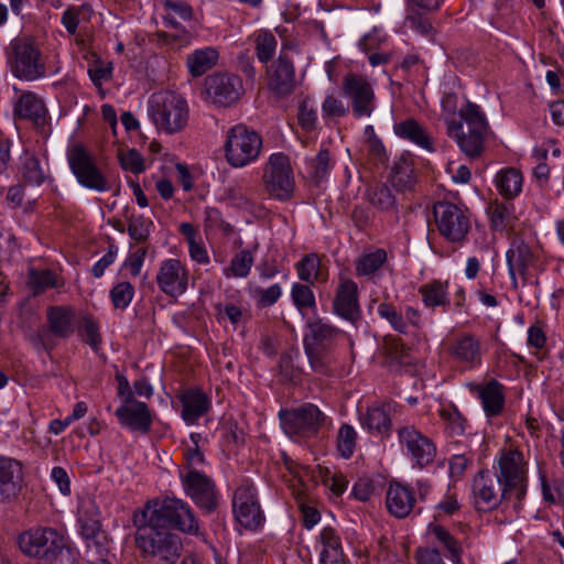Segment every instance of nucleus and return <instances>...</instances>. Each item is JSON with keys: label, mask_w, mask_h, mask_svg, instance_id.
<instances>
[{"label": "nucleus", "mask_w": 564, "mask_h": 564, "mask_svg": "<svg viewBox=\"0 0 564 564\" xmlns=\"http://www.w3.org/2000/svg\"><path fill=\"white\" fill-rule=\"evenodd\" d=\"M232 511L237 522L248 530H257L263 522V514L256 496V489L243 481L235 491Z\"/></svg>", "instance_id": "15"}, {"label": "nucleus", "mask_w": 564, "mask_h": 564, "mask_svg": "<svg viewBox=\"0 0 564 564\" xmlns=\"http://www.w3.org/2000/svg\"><path fill=\"white\" fill-rule=\"evenodd\" d=\"M393 131L398 137L405 139L429 152L434 151L430 135L420 126V123L412 118L395 122Z\"/></svg>", "instance_id": "36"}, {"label": "nucleus", "mask_w": 564, "mask_h": 564, "mask_svg": "<svg viewBox=\"0 0 564 564\" xmlns=\"http://www.w3.org/2000/svg\"><path fill=\"white\" fill-rule=\"evenodd\" d=\"M152 226L153 224L150 219H145L143 217H135L129 224V236L137 243L144 242L150 235Z\"/></svg>", "instance_id": "61"}, {"label": "nucleus", "mask_w": 564, "mask_h": 564, "mask_svg": "<svg viewBox=\"0 0 564 564\" xmlns=\"http://www.w3.org/2000/svg\"><path fill=\"white\" fill-rule=\"evenodd\" d=\"M47 322L54 334L67 337L74 332L75 314L69 307L53 306L47 311Z\"/></svg>", "instance_id": "39"}, {"label": "nucleus", "mask_w": 564, "mask_h": 564, "mask_svg": "<svg viewBox=\"0 0 564 564\" xmlns=\"http://www.w3.org/2000/svg\"><path fill=\"white\" fill-rule=\"evenodd\" d=\"M377 314L400 334H408L410 327L421 329L424 326L421 311L410 305L397 307L392 303L381 302L377 306Z\"/></svg>", "instance_id": "20"}, {"label": "nucleus", "mask_w": 564, "mask_h": 564, "mask_svg": "<svg viewBox=\"0 0 564 564\" xmlns=\"http://www.w3.org/2000/svg\"><path fill=\"white\" fill-rule=\"evenodd\" d=\"M115 414L121 426L131 432L147 434L151 429L152 413L149 406L134 398L124 400L122 404L116 409Z\"/></svg>", "instance_id": "21"}, {"label": "nucleus", "mask_w": 564, "mask_h": 564, "mask_svg": "<svg viewBox=\"0 0 564 564\" xmlns=\"http://www.w3.org/2000/svg\"><path fill=\"white\" fill-rule=\"evenodd\" d=\"M155 282L159 290L166 296L180 297L188 289L189 271L180 259H164L159 264Z\"/></svg>", "instance_id": "14"}, {"label": "nucleus", "mask_w": 564, "mask_h": 564, "mask_svg": "<svg viewBox=\"0 0 564 564\" xmlns=\"http://www.w3.org/2000/svg\"><path fill=\"white\" fill-rule=\"evenodd\" d=\"M343 91L351 100L355 117L371 116L375 109V93L371 85L364 77L347 74L343 80Z\"/></svg>", "instance_id": "18"}, {"label": "nucleus", "mask_w": 564, "mask_h": 564, "mask_svg": "<svg viewBox=\"0 0 564 564\" xmlns=\"http://www.w3.org/2000/svg\"><path fill=\"white\" fill-rule=\"evenodd\" d=\"M495 184L501 196L511 199L521 193L523 176L514 167L502 169L496 174Z\"/></svg>", "instance_id": "38"}, {"label": "nucleus", "mask_w": 564, "mask_h": 564, "mask_svg": "<svg viewBox=\"0 0 564 564\" xmlns=\"http://www.w3.org/2000/svg\"><path fill=\"white\" fill-rule=\"evenodd\" d=\"M268 85L278 96L289 95L295 87L293 62L282 48L280 56L268 69Z\"/></svg>", "instance_id": "26"}, {"label": "nucleus", "mask_w": 564, "mask_h": 564, "mask_svg": "<svg viewBox=\"0 0 564 564\" xmlns=\"http://www.w3.org/2000/svg\"><path fill=\"white\" fill-rule=\"evenodd\" d=\"M21 551L42 561V564L52 557L65 545L64 535L53 528H34L19 538Z\"/></svg>", "instance_id": "11"}, {"label": "nucleus", "mask_w": 564, "mask_h": 564, "mask_svg": "<svg viewBox=\"0 0 564 564\" xmlns=\"http://www.w3.org/2000/svg\"><path fill=\"white\" fill-rule=\"evenodd\" d=\"M184 490L197 507L206 512L217 506V496L213 481L198 470L181 471Z\"/></svg>", "instance_id": "19"}, {"label": "nucleus", "mask_w": 564, "mask_h": 564, "mask_svg": "<svg viewBox=\"0 0 564 564\" xmlns=\"http://www.w3.org/2000/svg\"><path fill=\"white\" fill-rule=\"evenodd\" d=\"M425 538L432 547H437L453 564L462 563L463 545L460 541L437 520L427 524Z\"/></svg>", "instance_id": "25"}, {"label": "nucleus", "mask_w": 564, "mask_h": 564, "mask_svg": "<svg viewBox=\"0 0 564 564\" xmlns=\"http://www.w3.org/2000/svg\"><path fill=\"white\" fill-rule=\"evenodd\" d=\"M512 209L506 204H495L490 207V220L496 230H503L511 221Z\"/></svg>", "instance_id": "60"}, {"label": "nucleus", "mask_w": 564, "mask_h": 564, "mask_svg": "<svg viewBox=\"0 0 564 564\" xmlns=\"http://www.w3.org/2000/svg\"><path fill=\"white\" fill-rule=\"evenodd\" d=\"M440 235L449 242L462 243L470 229L467 209L449 202H438L433 209Z\"/></svg>", "instance_id": "10"}, {"label": "nucleus", "mask_w": 564, "mask_h": 564, "mask_svg": "<svg viewBox=\"0 0 564 564\" xmlns=\"http://www.w3.org/2000/svg\"><path fill=\"white\" fill-rule=\"evenodd\" d=\"M226 197L232 204L240 208L249 209L252 206L251 191H248L239 184L230 185L226 189Z\"/></svg>", "instance_id": "62"}, {"label": "nucleus", "mask_w": 564, "mask_h": 564, "mask_svg": "<svg viewBox=\"0 0 564 564\" xmlns=\"http://www.w3.org/2000/svg\"><path fill=\"white\" fill-rule=\"evenodd\" d=\"M513 495L489 471H479L473 480V499L477 510L495 509L502 499L509 500Z\"/></svg>", "instance_id": "16"}, {"label": "nucleus", "mask_w": 564, "mask_h": 564, "mask_svg": "<svg viewBox=\"0 0 564 564\" xmlns=\"http://www.w3.org/2000/svg\"><path fill=\"white\" fill-rule=\"evenodd\" d=\"M20 172L24 181L34 186L42 185L47 176V170L35 155H25L22 159Z\"/></svg>", "instance_id": "43"}, {"label": "nucleus", "mask_w": 564, "mask_h": 564, "mask_svg": "<svg viewBox=\"0 0 564 564\" xmlns=\"http://www.w3.org/2000/svg\"><path fill=\"white\" fill-rule=\"evenodd\" d=\"M400 448L414 465L420 468L433 463L436 456V446L431 438L411 425L398 429Z\"/></svg>", "instance_id": "13"}, {"label": "nucleus", "mask_w": 564, "mask_h": 564, "mask_svg": "<svg viewBox=\"0 0 564 564\" xmlns=\"http://www.w3.org/2000/svg\"><path fill=\"white\" fill-rule=\"evenodd\" d=\"M164 9L166 14L164 17V22L167 26L178 28V22L176 21L180 18L183 21H188L193 17L192 7L178 0H166L164 2Z\"/></svg>", "instance_id": "49"}, {"label": "nucleus", "mask_w": 564, "mask_h": 564, "mask_svg": "<svg viewBox=\"0 0 564 564\" xmlns=\"http://www.w3.org/2000/svg\"><path fill=\"white\" fill-rule=\"evenodd\" d=\"M334 312L340 317L354 322L359 317L358 285L349 278H340L334 299Z\"/></svg>", "instance_id": "27"}, {"label": "nucleus", "mask_w": 564, "mask_h": 564, "mask_svg": "<svg viewBox=\"0 0 564 564\" xmlns=\"http://www.w3.org/2000/svg\"><path fill=\"white\" fill-rule=\"evenodd\" d=\"M415 503V498L409 487L398 482L391 484L387 491L386 505L389 512L397 518H405L410 514Z\"/></svg>", "instance_id": "33"}, {"label": "nucleus", "mask_w": 564, "mask_h": 564, "mask_svg": "<svg viewBox=\"0 0 564 564\" xmlns=\"http://www.w3.org/2000/svg\"><path fill=\"white\" fill-rule=\"evenodd\" d=\"M448 354L457 364L467 369H474L482 361L481 340L469 333L459 334L451 343Z\"/></svg>", "instance_id": "23"}, {"label": "nucleus", "mask_w": 564, "mask_h": 564, "mask_svg": "<svg viewBox=\"0 0 564 564\" xmlns=\"http://www.w3.org/2000/svg\"><path fill=\"white\" fill-rule=\"evenodd\" d=\"M295 270L301 281L313 285L321 275V259L316 253H308L295 264Z\"/></svg>", "instance_id": "45"}, {"label": "nucleus", "mask_w": 564, "mask_h": 564, "mask_svg": "<svg viewBox=\"0 0 564 564\" xmlns=\"http://www.w3.org/2000/svg\"><path fill=\"white\" fill-rule=\"evenodd\" d=\"M218 57L216 48L206 46L189 53L186 56V66L193 77H199L217 64Z\"/></svg>", "instance_id": "37"}, {"label": "nucleus", "mask_w": 564, "mask_h": 564, "mask_svg": "<svg viewBox=\"0 0 564 564\" xmlns=\"http://www.w3.org/2000/svg\"><path fill=\"white\" fill-rule=\"evenodd\" d=\"M506 259L511 284L517 289L518 276L527 280L529 270L534 263V256L527 243L518 242L507 251Z\"/></svg>", "instance_id": "29"}, {"label": "nucleus", "mask_w": 564, "mask_h": 564, "mask_svg": "<svg viewBox=\"0 0 564 564\" xmlns=\"http://www.w3.org/2000/svg\"><path fill=\"white\" fill-rule=\"evenodd\" d=\"M144 508L153 511L163 525H171L189 535H200L199 521L191 506L176 497L149 501Z\"/></svg>", "instance_id": "6"}, {"label": "nucleus", "mask_w": 564, "mask_h": 564, "mask_svg": "<svg viewBox=\"0 0 564 564\" xmlns=\"http://www.w3.org/2000/svg\"><path fill=\"white\" fill-rule=\"evenodd\" d=\"M310 285L294 282L291 286V300L301 314L316 307L315 295Z\"/></svg>", "instance_id": "47"}, {"label": "nucleus", "mask_w": 564, "mask_h": 564, "mask_svg": "<svg viewBox=\"0 0 564 564\" xmlns=\"http://www.w3.org/2000/svg\"><path fill=\"white\" fill-rule=\"evenodd\" d=\"M316 551L318 552L319 564H347V556L344 553L341 538L337 530L325 527L321 530Z\"/></svg>", "instance_id": "28"}, {"label": "nucleus", "mask_w": 564, "mask_h": 564, "mask_svg": "<svg viewBox=\"0 0 564 564\" xmlns=\"http://www.w3.org/2000/svg\"><path fill=\"white\" fill-rule=\"evenodd\" d=\"M253 263H254L253 253L250 250H240L232 257L229 265L225 267L223 269V274L227 279L247 278L251 271Z\"/></svg>", "instance_id": "40"}, {"label": "nucleus", "mask_w": 564, "mask_h": 564, "mask_svg": "<svg viewBox=\"0 0 564 564\" xmlns=\"http://www.w3.org/2000/svg\"><path fill=\"white\" fill-rule=\"evenodd\" d=\"M448 281L433 280L417 290L422 297V303L426 308L443 307L446 308L449 303Z\"/></svg>", "instance_id": "35"}, {"label": "nucleus", "mask_w": 564, "mask_h": 564, "mask_svg": "<svg viewBox=\"0 0 564 564\" xmlns=\"http://www.w3.org/2000/svg\"><path fill=\"white\" fill-rule=\"evenodd\" d=\"M387 261V252L376 249L361 254L355 264L358 276H367L376 273Z\"/></svg>", "instance_id": "41"}, {"label": "nucleus", "mask_w": 564, "mask_h": 564, "mask_svg": "<svg viewBox=\"0 0 564 564\" xmlns=\"http://www.w3.org/2000/svg\"><path fill=\"white\" fill-rule=\"evenodd\" d=\"M390 182L398 191H406L414 185V170L406 159H400L394 163Z\"/></svg>", "instance_id": "44"}, {"label": "nucleus", "mask_w": 564, "mask_h": 564, "mask_svg": "<svg viewBox=\"0 0 564 564\" xmlns=\"http://www.w3.org/2000/svg\"><path fill=\"white\" fill-rule=\"evenodd\" d=\"M118 159L124 171L138 175L147 170L143 155L135 149L120 150L118 152Z\"/></svg>", "instance_id": "53"}, {"label": "nucleus", "mask_w": 564, "mask_h": 564, "mask_svg": "<svg viewBox=\"0 0 564 564\" xmlns=\"http://www.w3.org/2000/svg\"><path fill=\"white\" fill-rule=\"evenodd\" d=\"M11 72L21 80L34 82L61 72V65L51 64L48 57L44 59L40 48L29 37L15 40L11 43Z\"/></svg>", "instance_id": "4"}, {"label": "nucleus", "mask_w": 564, "mask_h": 564, "mask_svg": "<svg viewBox=\"0 0 564 564\" xmlns=\"http://www.w3.org/2000/svg\"><path fill=\"white\" fill-rule=\"evenodd\" d=\"M29 283L35 293L61 286L58 276L51 270H31Z\"/></svg>", "instance_id": "50"}, {"label": "nucleus", "mask_w": 564, "mask_h": 564, "mask_svg": "<svg viewBox=\"0 0 564 564\" xmlns=\"http://www.w3.org/2000/svg\"><path fill=\"white\" fill-rule=\"evenodd\" d=\"M369 203L382 210L392 212L395 209V197L388 186H379L368 193Z\"/></svg>", "instance_id": "54"}, {"label": "nucleus", "mask_w": 564, "mask_h": 564, "mask_svg": "<svg viewBox=\"0 0 564 564\" xmlns=\"http://www.w3.org/2000/svg\"><path fill=\"white\" fill-rule=\"evenodd\" d=\"M416 564H446L437 547L420 546L415 551Z\"/></svg>", "instance_id": "64"}, {"label": "nucleus", "mask_w": 564, "mask_h": 564, "mask_svg": "<svg viewBox=\"0 0 564 564\" xmlns=\"http://www.w3.org/2000/svg\"><path fill=\"white\" fill-rule=\"evenodd\" d=\"M283 290L279 283H274L265 289H256L254 297L259 307L265 308L274 305L282 296Z\"/></svg>", "instance_id": "59"}, {"label": "nucleus", "mask_w": 564, "mask_h": 564, "mask_svg": "<svg viewBox=\"0 0 564 564\" xmlns=\"http://www.w3.org/2000/svg\"><path fill=\"white\" fill-rule=\"evenodd\" d=\"M361 424L370 432L387 434L391 429V420L388 412L382 406H372L368 409L361 420Z\"/></svg>", "instance_id": "42"}, {"label": "nucleus", "mask_w": 564, "mask_h": 564, "mask_svg": "<svg viewBox=\"0 0 564 564\" xmlns=\"http://www.w3.org/2000/svg\"><path fill=\"white\" fill-rule=\"evenodd\" d=\"M308 330L304 339L305 352L312 367L322 369L323 362L319 358L322 348L330 343L339 334V330L322 319L311 322Z\"/></svg>", "instance_id": "22"}, {"label": "nucleus", "mask_w": 564, "mask_h": 564, "mask_svg": "<svg viewBox=\"0 0 564 564\" xmlns=\"http://www.w3.org/2000/svg\"><path fill=\"white\" fill-rule=\"evenodd\" d=\"M330 169L329 152L326 149L321 150L314 158H311L306 162V174L316 183L325 180Z\"/></svg>", "instance_id": "46"}, {"label": "nucleus", "mask_w": 564, "mask_h": 564, "mask_svg": "<svg viewBox=\"0 0 564 564\" xmlns=\"http://www.w3.org/2000/svg\"><path fill=\"white\" fill-rule=\"evenodd\" d=\"M357 432L348 424H343L337 433V451L344 458H350L355 452Z\"/></svg>", "instance_id": "51"}, {"label": "nucleus", "mask_w": 564, "mask_h": 564, "mask_svg": "<svg viewBox=\"0 0 564 564\" xmlns=\"http://www.w3.org/2000/svg\"><path fill=\"white\" fill-rule=\"evenodd\" d=\"M22 482V465L11 457L0 456V498L14 497Z\"/></svg>", "instance_id": "31"}, {"label": "nucleus", "mask_w": 564, "mask_h": 564, "mask_svg": "<svg viewBox=\"0 0 564 564\" xmlns=\"http://www.w3.org/2000/svg\"><path fill=\"white\" fill-rule=\"evenodd\" d=\"M262 181L268 194L278 200H289L294 193L295 180L290 159L282 152L272 153L263 169Z\"/></svg>", "instance_id": "7"}, {"label": "nucleus", "mask_w": 564, "mask_h": 564, "mask_svg": "<svg viewBox=\"0 0 564 564\" xmlns=\"http://www.w3.org/2000/svg\"><path fill=\"white\" fill-rule=\"evenodd\" d=\"M460 509L457 496L451 489L447 490L442 500L435 506V520L440 517H452Z\"/></svg>", "instance_id": "63"}, {"label": "nucleus", "mask_w": 564, "mask_h": 564, "mask_svg": "<svg viewBox=\"0 0 564 564\" xmlns=\"http://www.w3.org/2000/svg\"><path fill=\"white\" fill-rule=\"evenodd\" d=\"M87 73L94 86L104 97L105 91L102 86L105 83L111 80L113 75V64L98 58L88 65Z\"/></svg>", "instance_id": "48"}, {"label": "nucleus", "mask_w": 564, "mask_h": 564, "mask_svg": "<svg viewBox=\"0 0 564 564\" xmlns=\"http://www.w3.org/2000/svg\"><path fill=\"white\" fill-rule=\"evenodd\" d=\"M262 150V139L246 124L238 123L225 134L224 154L226 162L235 169H242L254 163Z\"/></svg>", "instance_id": "5"}, {"label": "nucleus", "mask_w": 564, "mask_h": 564, "mask_svg": "<svg viewBox=\"0 0 564 564\" xmlns=\"http://www.w3.org/2000/svg\"><path fill=\"white\" fill-rule=\"evenodd\" d=\"M134 288L130 282L123 281L116 284L110 291V297L116 308L124 310L133 299Z\"/></svg>", "instance_id": "56"}, {"label": "nucleus", "mask_w": 564, "mask_h": 564, "mask_svg": "<svg viewBox=\"0 0 564 564\" xmlns=\"http://www.w3.org/2000/svg\"><path fill=\"white\" fill-rule=\"evenodd\" d=\"M79 533L86 540L87 552L89 544H102L100 536V510L94 497L86 495L78 506Z\"/></svg>", "instance_id": "24"}, {"label": "nucleus", "mask_w": 564, "mask_h": 564, "mask_svg": "<svg viewBox=\"0 0 564 564\" xmlns=\"http://www.w3.org/2000/svg\"><path fill=\"white\" fill-rule=\"evenodd\" d=\"M475 393L488 417L497 416L502 412L505 394L500 382L492 379L485 384H478L475 387Z\"/></svg>", "instance_id": "32"}, {"label": "nucleus", "mask_w": 564, "mask_h": 564, "mask_svg": "<svg viewBox=\"0 0 564 564\" xmlns=\"http://www.w3.org/2000/svg\"><path fill=\"white\" fill-rule=\"evenodd\" d=\"M498 481L514 497V509L520 507L527 492V462L518 449L503 451L498 458Z\"/></svg>", "instance_id": "9"}, {"label": "nucleus", "mask_w": 564, "mask_h": 564, "mask_svg": "<svg viewBox=\"0 0 564 564\" xmlns=\"http://www.w3.org/2000/svg\"><path fill=\"white\" fill-rule=\"evenodd\" d=\"M440 416L453 435H462L465 432V420L456 409L443 406L440 409Z\"/></svg>", "instance_id": "58"}, {"label": "nucleus", "mask_w": 564, "mask_h": 564, "mask_svg": "<svg viewBox=\"0 0 564 564\" xmlns=\"http://www.w3.org/2000/svg\"><path fill=\"white\" fill-rule=\"evenodd\" d=\"M256 53L260 62H268L276 51V39L269 31H259L256 34Z\"/></svg>", "instance_id": "52"}, {"label": "nucleus", "mask_w": 564, "mask_h": 564, "mask_svg": "<svg viewBox=\"0 0 564 564\" xmlns=\"http://www.w3.org/2000/svg\"><path fill=\"white\" fill-rule=\"evenodd\" d=\"M134 543L144 560L156 564H175L181 556V539L163 525L153 511L144 507L134 511Z\"/></svg>", "instance_id": "1"}, {"label": "nucleus", "mask_w": 564, "mask_h": 564, "mask_svg": "<svg viewBox=\"0 0 564 564\" xmlns=\"http://www.w3.org/2000/svg\"><path fill=\"white\" fill-rule=\"evenodd\" d=\"M148 113L156 130L166 134L182 131L189 118L187 101L173 91L152 95L148 102Z\"/></svg>", "instance_id": "3"}, {"label": "nucleus", "mask_w": 564, "mask_h": 564, "mask_svg": "<svg viewBox=\"0 0 564 564\" xmlns=\"http://www.w3.org/2000/svg\"><path fill=\"white\" fill-rule=\"evenodd\" d=\"M206 98L218 106H229L242 94L241 79L232 74L216 73L205 79Z\"/></svg>", "instance_id": "17"}, {"label": "nucleus", "mask_w": 564, "mask_h": 564, "mask_svg": "<svg viewBox=\"0 0 564 564\" xmlns=\"http://www.w3.org/2000/svg\"><path fill=\"white\" fill-rule=\"evenodd\" d=\"M215 311L219 322L227 319L235 328L242 323L245 317L242 308L234 303L216 304Z\"/></svg>", "instance_id": "57"}, {"label": "nucleus", "mask_w": 564, "mask_h": 564, "mask_svg": "<svg viewBox=\"0 0 564 564\" xmlns=\"http://www.w3.org/2000/svg\"><path fill=\"white\" fill-rule=\"evenodd\" d=\"M13 113L17 118L37 121L46 113L44 101L33 91H21L13 102Z\"/></svg>", "instance_id": "34"}, {"label": "nucleus", "mask_w": 564, "mask_h": 564, "mask_svg": "<svg viewBox=\"0 0 564 564\" xmlns=\"http://www.w3.org/2000/svg\"><path fill=\"white\" fill-rule=\"evenodd\" d=\"M283 432L295 441L310 438L318 432L325 419L323 412L312 403L279 413Z\"/></svg>", "instance_id": "8"}, {"label": "nucleus", "mask_w": 564, "mask_h": 564, "mask_svg": "<svg viewBox=\"0 0 564 564\" xmlns=\"http://www.w3.org/2000/svg\"><path fill=\"white\" fill-rule=\"evenodd\" d=\"M541 489L543 499L550 503H558L564 506V480L554 478L547 480L541 476Z\"/></svg>", "instance_id": "55"}, {"label": "nucleus", "mask_w": 564, "mask_h": 564, "mask_svg": "<svg viewBox=\"0 0 564 564\" xmlns=\"http://www.w3.org/2000/svg\"><path fill=\"white\" fill-rule=\"evenodd\" d=\"M459 116L464 123L449 121L447 133L456 141L466 156L475 159L481 154L489 131L486 116L480 107L473 102H467L459 110Z\"/></svg>", "instance_id": "2"}, {"label": "nucleus", "mask_w": 564, "mask_h": 564, "mask_svg": "<svg viewBox=\"0 0 564 564\" xmlns=\"http://www.w3.org/2000/svg\"><path fill=\"white\" fill-rule=\"evenodd\" d=\"M66 156L72 173L82 186L97 192L109 189L108 181L82 144L69 147Z\"/></svg>", "instance_id": "12"}, {"label": "nucleus", "mask_w": 564, "mask_h": 564, "mask_svg": "<svg viewBox=\"0 0 564 564\" xmlns=\"http://www.w3.org/2000/svg\"><path fill=\"white\" fill-rule=\"evenodd\" d=\"M181 416L187 425H194L212 408L210 398L200 389H188L180 395Z\"/></svg>", "instance_id": "30"}]
</instances>
